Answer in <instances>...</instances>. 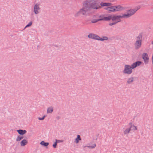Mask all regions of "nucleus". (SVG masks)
I'll return each instance as SVG.
<instances>
[{
	"label": "nucleus",
	"mask_w": 153,
	"mask_h": 153,
	"mask_svg": "<svg viewBox=\"0 0 153 153\" xmlns=\"http://www.w3.org/2000/svg\"><path fill=\"white\" fill-rule=\"evenodd\" d=\"M142 63L141 62L138 61L133 63L131 65H125L123 71V74L128 75L131 74L133 71L132 69L140 65Z\"/></svg>",
	"instance_id": "obj_1"
},
{
	"label": "nucleus",
	"mask_w": 153,
	"mask_h": 153,
	"mask_svg": "<svg viewBox=\"0 0 153 153\" xmlns=\"http://www.w3.org/2000/svg\"><path fill=\"white\" fill-rule=\"evenodd\" d=\"M91 10L90 7L86 3L83 2L82 8L75 14L74 16L77 17L85 15L86 14L87 12Z\"/></svg>",
	"instance_id": "obj_2"
},
{
	"label": "nucleus",
	"mask_w": 153,
	"mask_h": 153,
	"mask_svg": "<svg viewBox=\"0 0 153 153\" xmlns=\"http://www.w3.org/2000/svg\"><path fill=\"white\" fill-rule=\"evenodd\" d=\"M140 8V6H138L134 9H130L127 10L126 13L122 15L123 18H128L130 17L133 15Z\"/></svg>",
	"instance_id": "obj_3"
},
{
	"label": "nucleus",
	"mask_w": 153,
	"mask_h": 153,
	"mask_svg": "<svg viewBox=\"0 0 153 153\" xmlns=\"http://www.w3.org/2000/svg\"><path fill=\"white\" fill-rule=\"evenodd\" d=\"M101 6L102 7H107L105 8V10L110 12H115L114 6H111L112 4L110 3L101 2L100 3Z\"/></svg>",
	"instance_id": "obj_4"
},
{
	"label": "nucleus",
	"mask_w": 153,
	"mask_h": 153,
	"mask_svg": "<svg viewBox=\"0 0 153 153\" xmlns=\"http://www.w3.org/2000/svg\"><path fill=\"white\" fill-rule=\"evenodd\" d=\"M121 18H123L122 15L121 16L112 15L111 20L112 22L109 23V25L112 26L120 22L121 21Z\"/></svg>",
	"instance_id": "obj_5"
},
{
	"label": "nucleus",
	"mask_w": 153,
	"mask_h": 153,
	"mask_svg": "<svg viewBox=\"0 0 153 153\" xmlns=\"http://www.w3.org/2000/svg\"><path fill=\"white\" fill-rule=\"evenodd\" d=\"M142 36V34H140L136 38V41L134 44V46L136 49H139L141 47Z\"/></svg>",
	"instance_id": "obj_6"
},
{
	"label": "nucleus",
	"mask_w": 153,
	"mask_h": 153,
	"mask_svg": "<svg viewBox=\"0 0 153 153\" xmlns=\"http://www.w3.org/2000/svg\"><path fill=\"white\" fill-rule=\"evenodd\" d=\"M40 8L39 4L36 3L33 7V12L35 14H38L40 11Z\"/></svg>",
	"instance_id": "obj_7"
},
{
	"label": "nucleus",
	"mask_w": 153,
	"mask_h": 153,
	"mask_svg": "<svg viewBox=\"0 0 153 153\" xmlns=\"http://www.w3.org/2000/svg\"><path fill=\"white\" fill-rule=\"evenodd\" d=\"M142 58L143 59L144 62L146 64H147L149 62V58L147 53H143L142 54Z\"/></svg>",
	"instance_id": "obj_8"
},
{
	"label": "nucleus",
	"mask_w": 153,
	"mask_h": 153,
	"mask_svg": "<svg viewBox=\"0 0 153 153\" xmlns=\"http://www.w3.org/2000/svg\"><path fill=\"white\" fill-rule=\"evenodd\" d=\"M115 12H118L122 11L124 10V8L121 5H114Z\"/></svg>",
	"instance_id": "obj_9"
},
{
	"label": "nucleus",
	"mask_w": 153,
	"mask_h": 153,
	"mask_svg": "<svg viewBox=\"0 0 153 153\" xmlns=\"http://www.w3.org/2000/svg\"><path fill=\"white\" fill-rule=\"evenodd\" d=\"M88 37L89 39L98 40V36L94 33H90L88 35Z\"/></svg>",
	"instance_id": "obj_10"
},
{
	"label": "nucleus",
	"mask_w": 153,
	"mask_h": 153,
	"mask_svg": "<svg viewBox=\"0 0 153 153\" xmlns=\"http://www.w3.org/2000/svg\"><path fill=\"white\" fill-rule=\"evenodd\" d=\"M96 146L95 143H90L89 145H88L85 146L84 147H86L90 149H93L94 148L96 147Z\"/></svg>",
	"instance_id": "obj_11"
},
{
	"label": "nucleus",
	"mask_w": 153,
	"mask_h": 153,
	"mask_svg": "<svg viewBox=\"0 0 153 153\" xmlns=\"http://www.w3.org/2000/svg\"><path fill=\"white\" fill-rule=\"evenodd\" d=\"M112 15H110L107 16H104L101 18V20L109 21L111 19Z\"/></svg>",
	"instance_id": "obj_12"
},
{
	"label": "nucleus",
	"mask_w": 153,
	"mask_h": 153,
	"mask_svg": "<svg viewBox=\"0 0 153 153\" xmlns=\"http://www.w3.org/2000/svg\"><path fill=\"white\" fill-rule=\"evenodd\" d=\"M131 130L130 127L124 129L123 131V133L124 135H127L129 133Z\"/></svg>",
	"instance_id": "obj_13"
},
{
	"label": "nucleus",
	"mask_w": 153,
	"mask_h": 153,
	"mask_svg": "<svg viewBox=\"0 0 153 153\" xmlns=\"http://www.w3.org/2000/svg\"><path fill=\"white\" fill-rule=\"evenodd\" d=\"M108 39V37L105 36H102L101 37H100L98 36V41H106Z\"/></svg>",
	"instance_id": "obj_14"
},
{
	"label": "nucleus",
	"mask_w": 153,
	"mask_h": 153,
	"mask_svg": "<svg viewBox=\"0 0 153 153\" xmlns=\"http://www.w3.org/2000/svg\"><path fill=\"white\" fill-rule=\"evenodd\" d=\"M129 125H130V128L131 130L133 131H136L137 129V127L135 126L134 124H132V123H130Z\"/></svg>",
	"instance_id": "obj_15"
},
{
	"label": "nucleus",
	"mask_w": 153,
	"mask_h": 153,
	"mask_svg": "<svg viewBox=\"0 0 153 153\" xmlns=\"http://www.w3.org/2000/svg\"><path fill=\"white\" fill-rule=\"evenodd\" d=\"M53 108L52 106H50L48 107L47 109V114H51L53 111Z\"/></svg>",
	"instance_id": "obj_16"
},
{
	"label": "nucleus",
	"mask_w": 153,
	"mask_h": 153,
	"mask_svg": "<svg viewBox=\"0 0 153 153\" xmlns=\"http://www.w3.org/2000/svg\"><path fill=\"white\" fill-rule=\"evenodd\" d=\"M81 140L80 136L79 135H78L77 137L75 139L74 143L76 144H78Z\"/></svg>",
	"instance_id": "obj_17"
},
{
	"label": "nucleus",
	"mask_w": 153,
	"mask_h": 153,
	"mask_svg": "<svg viewBox=\"0 0 153 153\" xmlns=\"http://www.w3.org/2000/svg\"><path fill=\"white\" fill-rule=\"evenodd\" d=\"M28 143V141L27 140L25 139H23L20 142V145L22 146H24L26 145Z\"/></svg>",
	"instance_id": "obj_18"
},
{
	"label": "nucleus",
	"mask_w": 153,
	"mask_h": 153,
	"mask_svg": "<svg viewBox=\"0 0 153 153\" xmlns=\"http://www.w3.org/2000/svg\"><path fill=\"white\" fill-rule=\"evenodd\" d=\"M17 131L19 134L22 135L25 134L27 132V131L25 130H22L21 129L18 130H17Z\"/></svg>",
	"instance_id": "obj_19"
},
{
	"label": "nucleus",
	"mask_w": 153,
	"mask_h": 153,
	"mask_svg": "<svg viewBox=\"0 0 153 153\" xmlns=\"http://www.w3.org/2000/svg\"><path fill=\"white\" fill-rule=\"evenodd\" d=\"M134 80V78L132 77H131L128 79L127 82L128 84H131Z\"/></svg>",
	"instance_id": "obj_20"
},
{
	"label": "nucleus",
	"mask_w": 153,
	"mask_h": 153,
	"mask_svg": "<svg viewBox=\"0 0 153 153\" xmlns=\"http://www.w3.org/2000/svg\"><path fill=\"white\" fill-rule=\"evenodd\" d=\"M40 144L42 146L46 147L49 145V143L48 142H45L44 141H42L40 143Z\"/></svg>",
	"instance_id": "obj_21"
},
{
	"label": "nucleus",
	"mask_w": 153,
	"mask_h": 153,
	"mask_svg": "<svg viewBox=\"0 0 153 153\" xmlns=\"http://www.w3.org/2000/svg\"><path fill=\"white\" fill-rule=\"evenodd\" d=\"M100 21H101V18L99 19H94L91 20V22L92 23H95Z\"/></svg>",
	"instance_id": "obj_22"
},
{
	"label": "nucleus",
	"mask_w": 153,
	"mask_h": 153,
	"mask_svg": "<svg viewBox=\"0 0 153 153\" xmlns=\"http://www.w3.org/2000/svg\"><path fill=\"white\" fill-rule=\"evenodd\" d=\"M23 137L22 136H18L17 137L16 139V141L17 142L20 141L23 138Z\"/></svg>",
	"instance_id": "obj_23"
},
{
	"label": "nucleus",
	"mask_w": 153,
	"mask_h": 153,
	"mask_svg": "<svg viewBox=\"0 0 153 153\" xmlns=\"http://www.w3.org/2000/svg\"><path fill=\"white\" fill-rule=\"evenodd\" d=\"M32 22H30L27 25H26V26L25 27V28H26V27H30V26H31L32 25Z\"/></svg>",
	"instance_id": "obj_24"
},
{
	"label": "nucleus",
	"mask_w": 153,
	"mask_h": 153,
	"mask_svg": "<svg viewBox=\"0 0 153 153\" xmlns=\"http://www.w3.org/2000/svg\"><path fill=\"white\" fill-rule=\"evenodd\" d=\"M45 115H44L42 117H39L38 118V119L39 120H44V118H45Z\"/></svg>",
	"instance_id": "obj_25"
},
{
	"label": "nucleus",
	"mask_w": 153,
	"mask_h": 153,
	"mask_svg": "<svg viewBox=\"0 0 153 153\" xmlns=\"http://www.w3.org/2000/svg\"><path fill=\"white\" fill-rule=\"evenodd\" d=\"M55 141L57 143H62L63 142V141L62 140H57V139H56L55 140Z\"/></svg>",
	"instance_id": "obj_26"
},
{
	"label": "nucleus",
	"mask_w": 153,
	"mask_h": 153,
	"mask_svg": "<svg viewBox=\"0 0 153 153\" xmlns=\"http://www.w3.org/2000/svg\"><path fill=\"white\" fill-rule=\"evenodd\" d=\"M57 145V143H56V142L55 141L53 145V147L54 148H56V147Z\"/></svg>",
	"instance_id": "obj_27"
},
{
	"label": "nucleus",
	"mask_w": 153,
	"mask_h": 153,
	"mask_svg": "<svg viewBox=\"0 0 153 153\" xmlns=\"http://www.w3.org/2000/svg\"><path fill=\"white\" fill-rule=\"evenodd\" d=\"M60 117L59 116H58L56 117V118L57 119L59 120L60 119Z\"/></svg>",
	"instance_id": "obj_28"
},
{
	"label": "nucleus",
	"mask_w": 153,
	"mask_h": 153,
	"mask_svg": "<svg viewBox=\"0 0 153 153\" xmlns=\"http://www.w3.org/2000/svg\"><path fill=\"white\" fill-rule=\"evenodd\" d=\"M151 43L153 45V41Z\"/></svg>",
	"instance_id": "obj_29"
}]
</instances>
